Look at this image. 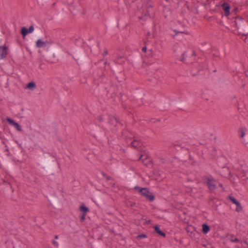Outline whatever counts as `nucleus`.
<instances>
[{"mask_svg":"<svg viewBox=\"0 0 248 248\" xmlns=\"http://www.w3.org/2000/svg\"><path fill=\"white\" fill-rule=\"evenodd\" d=\"M220 9L221 10L222 14L225 16H228L230 15L231 6L229 3L224 1L222 2L220 1L218 5Z\"/></svg>","mask_w":248,"mask_h":248,"instance_id":"nucleus-2","label":"nucleus"},{"mask_svg":"<svg viewBox=\"0 0 248 248\" xmlns=\"http://www.w3.org/2000/svg\"><path fill=\"white\" fill-rule=\"evenodd\" d=\"M112 121L114 122V123H118V120L115 117H113L112 118Z\"/></svg>","mask_w":248,"mask_h":248,"instance_id":"nucleus-26","label":"nucleus"},{"mask_svg":"<svg viewBox=\"0 0 248 248\" xmlns=\"http://www.w3.org/2000/svg\"><path fill=\"white\" fill-rule=\"evenodd\" d=\"M154 229H155V232L156 233H158L160 235L163 236V237H165L166 236V234L160 230V229L158 226H157V225L155 226L154 227Z\"/></svg>","mask_w":248,"mask_h":248,"instance_id":"nucleus-11","label":"nucleus"},{"mask_svg":"<svg viewBox=\"0 0 248 248\" xmlns=\"http://www.w3.org/2000/svg\"><path fill=\"white\" fill-rule=\"evenodd\" d=\"M206 182L209 188L211 190H215L216 188V181L212 178L208 177L206 179Z\"/></svg>","mask_w":248,"mask_h":248,"instance_id":"nucleus-7","label":"nucleus"},{"mask_svg":"<svg viewBox=\"0 0 248 248\" xmlns=\"http://www.w3.org/2000/svg\"><path fill=\"white\" fill-rule=\"evenodd\" d=\"M219 172L221 176L225 178H227L231 175L230 170L227 166H222L219 170Z\"/></svg>","mask_w":248,"mask_h":248,"instance_id":"nucleus-4","label":"nucleus"},{"mask_svg":"<svg viewBox=\"0 0 248 248\" xmlns=\"http://www.w3.org/2000/svg\"><path fill=\"white\" fill-rule=\"evenodd\" d=\"M147 2H148V4H148V5H147V6H145H145H144V7H146V6H148V7H152V5H151V4L150 3V2H151V0H147Z\"/></svg>","mask_w":248,"mask_h":248,"instance_id":"nucleus-30","label":"nucleus"},{"mask_svg":"<svg viewBox=\"0 0 248 248\" xmlns=\"http://www.w3.org/2000/svg\"><path fill=\"white\" fill-rule=\"evenodd\" d=\"M246 131V128H240L239 129V133L240 134V137L243 138L245 135V132Z\"/></svg>","mask_w":248,"mask_h":248,"instance_id":"nucleus-22","label":"nucleus"},{"mask_svg":"<svg viewBox=\"0 0 248 248\" xmlns=\"http://www.w3.org/2000/svg\"><path fill=\"white\" fill-rule=\"evenodd\" d=\"M80 209L83 212V214H86L89 211V209L88 207L82 205L80 206Z\"/></svg>","mask_w":248,"mask_h":248,"instance_id":"nucleus-18","label":"nucleus"},{"mask_svg":"<svg viewBox=\"0 0 248 248\" xmlns=\"http://www.w3.org/2000/svg\"><path fill=\"white\" fill-rule=\"evenodd\" d=\"M131 146L134 148H139L140 147L142 144L140 141L137 140H134L131 143Z\"/></svg>","mask_w":248,"mask_h":248,"instance_id":"nucleus-9","label":"nucleus"},{"mask_svg":"<svg viewBox=\"0 0 248 248\" xmlns=\"http://www.w3.org/2000/svg\"><path fill=\"white\" fill-rule=\"evenodd\" d=\"M235 18V25L239 33L243 36H246L248 34V20L242 17L236 16Z\"/></svg>","mask_w":248,"mask_h":248,"instance_id":"nucleus-1","label":"nucleus"},{"mask_svg":"<svg viewBox=\"0 0 248 248\" xmlns=\"http://www.w3.org/2000/svg\"><path fill=\"white\" fill-rule=\"evenodd\" d=\"M218 186H219L221 188V190L222 191H224L225 190V188L223 187L222 184L219 183V184H218Z\"/></svg>","mask_w":248,"mask_h":248,"instance_id":"nucleus-28","label":"nucleus"},{"mask_svg":"<svg viewBox=\"0 0 248 248\" xmlns=\"http://www.w3.org/2000/svg\"><path fill=\"white\" fill-rule=\"evenodd\" d=\"M244 243L245 244H246V245H247L248 247V242H247V240H244Z\"/></svg>","mask_w":248,"mask_h":248,"instance_id":"nucleus-33","label":"nucleus"},{"mask_svg":"<svg viewBox=\"0 0 248 248\" xmlns=\"http://www.w3.org/2000/svg\"><path fill=\"white\" fill-rule=\"evenodd\" d=\"M228 199H229L234 204H237L238 202V201L234 197L231 196L228 197Z\"/></svg>","mask_w":248,"mask_h":248,"instance_id":"nucleus-20","label":"nucleus"},{"mask_svg":"<svg viewBox=\"0 0 248 248\" xmlns=\"http://www.w3.org/2000/svg\"><path fill=\"white\" fill-rule=\"evenodd\" d=\"M210 230L209 226L206 224H203L202 225V232L204 233H207Z\"/></svg>","mask_w":248,"mask_h":248,"instance_id":"nucleus-12","label":"nucleus"},{"mask_svg":"<svg viewBox=\"0 0 248 248\" xmlns=\"http://www.w3.org/2000/svg\"><path fill=\"white\" fill-rule=\"evenodd\" d=\"M148 158V156L147 155H141L139 158V160H142V162L145 165H147V163H146V160Z\"/></svg>","mask_w":248,"mask_h":248,"instance_id":"nucleus-14","label":"nucleus"},{"mask_svg":"<svg viewBox=\"0 0 248 248\" xmlns=\"http://www.w3.org/2000/svg\"><path fill=\"white\" fill-rule=\"evenodd\" d=\"M36 87V85L34 82H31L29 83L27 85V88L30 90H33Z\"/></svg>","mask_w":248,"mask_h":248,"instance_id":"nucleus-13","label":"nucleus"},{"mask_svg":"<svg viewBox=\"0 0 248 248\" xmlns=\"http://www.w3.org/2000/svg\"><path fill=\"white\" fill-rule=\"evenodd\" d=\"M149 17V14L148 11L144 14V15L140 17V19L141 20H145Z\"/></svg>","mask_w":248,"mask_h":248,"instance_id":"nucleus-17","label":"nucleus"},{"mask_svg":"<svg viewBox=\"0 0 248 248\" xmlns=\"http://www.w3.org/2000/svg\"><path fill=\"white\" fill-rule=\"evenodd\" d=\"M52 43L53 42L51 41H43L42 39H40L36 42L35 46L38 48H41L46 46L47 45L52 44Z\"/></svg>","mask_w":248,"mask_h":248,"instance_id":"nucleus-5","label":"nucleus"},{"mask_svg":"<svg viewBox=\"0 0 248 248\" xmlns=\"http://www.w3.org/2000/svg\"><path fill=\"white\" fill-rule=\"evenodd\" d=\"M34 30V27L33 26H31L28 29L29 33L32 32Z\"/></svg>","mask_w":248,"mask_h":248,"instance_id":"nucleus-23","label":"nucleus"},{"mask_svg":"<svg viewBox=\"0 0 248 248\" xmlns=\"http://www.w3.org/2000/svg\"><path fill=\"white\" fill-rule=\"evenodd\" d=\"M8 47L5 45L0 46V57L1 59L5 58L8 55Z\"/></svg>","mask_w":248,"mask_h":248,"instance_id":"nucleus-8","label":"nucleus"},{"mask_svg":"<svg viewBox=\"0 0 248 248\" xmlns=\"http://www.w3.org/2000/svg\"><path fill=\"white\" fill-rule=\"evenodd\" d=\"M185 55H186V53H184L182 55V58L180 60L181 61H182V62H184L185 61Z\"/></svg>","mask_w":248,"mask_h":248,"instance_id":"nucleus-25","label":"nucleus"},{"mask_svg":"<svg viewBox=\"0 0 248 248\" xmlns=\"http://www.w3.org/2000/svg\"><path fill=\"white\" fill-rule=\"evenodd\" d=\"M21 33L23 35V37H24L27 34L29 33L28 29L26 27H23L21 29Z\"/></svg>","mask_w":248,"mask_h":248,"instance_id":"nucleus-16","label":"nucleus"},{"mask_svg":"<svg viewBox=\"0 0 248 248\" xmlns=\"http://www.w3.org/2000/svg\"><path fill=\"white\" fill-rule=\"evenodd\" d=\"M52 243L53 245H54L56 247H58L59 246V244L57 242H56V241L55 240H53L52 241Z\"/></svg>","mask_w":248,"mask_h":248,"instance_id":"nucleus-27","label":"nucleus"},{"mask_svg":"<svg viewBox=\"0 0 248 248\" xmlns=\"http://www.w3.org/2000/svg\"><path fill=\"white\" fill-rule=\"evenodd\" d=\"M229 239L232 242L238 243L239 242V240L237 238L235 237L233 235H232L229 238Z\"/></svg>","mask_w":248,"mask_h":248,"instance_id":"nucleus-19","label":"nucleus"},{"mask_svg":"<svg viewBox=\"0 0 248 248\" xmlns=\"http://www.w3.org/2000/svg\"><path fill=\"white\" fill-rule=\"evenodd\" d=\"M6 121L10 125L13 126L18 131L21 132L22 131V129L21 128L20 125L13 119L10 118H7Z\"/></svg>","mask_w":248,"mask_h":248,"instance_id":"nucleus-6","label":"nucleus"},{"mask_svg":"<svg viewBox=\"0 0 248 248\" xmlns=\"http://www.w3.org/2000/svg\"><path fill=\"white\" fill-rule=\"evenodd\" d=\"M240 9L238 6H234L232 11V14H237L238 12L240 11Z\"/></svg>","mask_w":248,"mask_h":248,"instance_id":"nucleus-21","label":"nucleus"},{"mask_svg":"<svg viewBox=\"0 0 248 248\" xmlns=\"http://www.w3.org/2000/svg\"><path fill=\"white\" fill-rule=\"evenodd\" d=\"M140 193L145 197L149 201L152 202L155 199V196L149 191L147 188H142L140 189Z\"/></svg>","mask_w":248,"mask_h":248,"instance_id":"nucleus-3","label":"nucleus"},{"mask_svg":"<svg viewBox=\"0 0 248 248\" xmlns=\"http://www.w3.org/2000/svg\"><path fill=\"white\" fill-rule=\"evenodd\" d=\"M138 238H145L146 237V235L144 234H140L139 235H138Z\"/></svg>","mask_w":248,"mask_h":248,"instance_id":"nucleus-24","label":"nucleus"},{"mask_svg":"<svg viewBox=\"0 0 248 248\" xmlns=\"http://www.w3.org/2000/svg\"><path fill=\"white\" fill-rule=\"evenodd\" d=\"M238 177L241 179L242 181H246L248 180V175H247L246 172H240L238 174Z\"/></svg>","mask_w":248,"mask_h":248,"instance_id":"nucleus-10","label":"nucleus"},{"mask_svg":"<svg viewBox=\"0 0 248 248\" xmlns=\"http://www.w3.org/2000/svg\"><path fill=\"white\" fill-rule=\"evenodd\" d=\"M85 216H86V214H83V215L81 216V219H80L81 221H83V220H85Z\"/></svg>","mask_w":248,"mask_h":248,"instance_id":"nucleus-29","label":"nucleus"},{"mask_svg":"<svg viewBox=\"0 0 248 248\" xmlns=\"http://www.w3.org/2000/svg\"><path fill=\"white\" fill-rule=\"evenodd\" d=\"M236 206L235 211L237 212H240L243 210V207L241 204V203L238 202L237 204H235Z\"/></svg>","mask_w":248,"mask_h":248,"instance_id":"nucleus-15","label":"nucleus"},{"mask_svg":"<svg viewBox=\"0 0 248 248\" xmlns=\"http://www.w3.org/2000/svg\"><path fill=\"white\" fill-rule=\"evenodd\" d=\"M134 188L136 190H138L140 192V189H142V188H140L139 186H136L134 187Z\"/></svg>","mask_w":248,"mask_h":248,"instance_id":"nucleus-31","label":"nucleus"},{"mask_svg":"<svg viewBox=\"0 0 248 248\" xmlns=\"http://www.w3.org/2000/svg\"><path fill=\"white\" fill-rule=\"evenodd\" d=\"M55 238L56 239H57L58 238V235H56V236H55Z\"/></svg>","mask_w":248,"mask_h":248,"instance_id":"nucleus-35","label":"nucleus"},{"mask_svg":"<svg viewBox=\"0 0 248 248\" xmlns=\"http://www.w3.org/2000/svg\"><path fill=\"white\" fill-rule=\"evenodd\" d=\"M108 54V52L107 50L105 51L103 53V55H106Z\"/></svg>","mask_w":248,"mask_h":248,"instance_id":"nucleus-34","label":"nucleus"},{"mask_svg":"<svg viewBox=\"0 0 248 248\" xmlns=\"http://www.w3.org/2000/svg\"><path fill=\"white\" fill-rule=\"evenodd\" d=\"M142 50L143 52H146V51H147V47L146 46H144L142 49Z\"/></svg>","mask_w":248,"mask_h":248,"instance_id":"nucleus-32","label":"nucleus"}]
</instances>
